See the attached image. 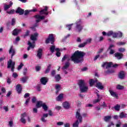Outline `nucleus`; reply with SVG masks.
I'll return each mask as SVG.
<instances>
[{
    "mask_svg": "<svg viewBox=\"0 0 127 127\" xmlns=\"http://www.w3.org/2000/svg\"><path fill=\"white\" fill-rule=\"evenodd\" d=\"M83 29V25H82V22L81 20H79L76 22V26L75 30L76 32H81Z\"/></svg>",
    "mask_w": 127,
    "mask_h": 127,
    "instance_id": "20e7f679",
    "label": "nucleus"
},
{
    "mask_svg": "<svg viewBox=\"0 0 127 127\" xmlns=\"http://www.w3.org/2000/svg\"><path fill=\"white\" fill-rule=\"evenodd\" d=\"M38 36V34L37 33H36L31 35V40H33V41H35V40H36V39L37 38Z\"/></svg>",
    "mask_w": 127,
    "mask_h": 127,
    "instance_id": "a878e982",
    "label": "nucleus"
},
{
    "mask_svg": "<svg viewBox=\"0 0 127 127\" xmlns=\"http://www.w3.org/2000/svg\"><path fill=\"white\" fill-rule=\"evenodd\" d=\"M22 67H23V64L21 63L20 65H19V66H18V70H20V69H21Z\"/></svg>",
    "mask_w": 127,
    "mask_h": 127,
    "instance_id": "5fc2aeb1",
    "label": "nucleus"
},
{
    "mask_svg": "<svg viewBox=\"0 0 127 127\" xmlns=\"http://www.w3.org/2000/svg\"><path fill=\"white\" fill-rule=\"evenodd\" d=\"M114 109L115 110V111H120V109H121V105H116L115 107H114Z\"/></svg>",
    "mask_w": 127,
    "mask_h": 127,
    "instance_id": "c03bdc74",
    "label": "nucleus"
},
{
    "mask_svg": "<svg viewBox=\"0 0 127 127\" xmlns=\"http://www.w3.org/2000/svg\"><path fill=\"white\" fill-rule=\"evenodd\" d=\"M57 125L58 126H63V125H64V123L62 122H59L57 123Z\"/></svg>",
    "mask_w": 127,
    "mask_h": 127,
    "instance_id": "052dcab7",
    "label": "nucleus"
},
{
    "mask_svg": "<svg viewBox=\"0 0 127 127\" xmlns=\"http://www.w3.org/2000/svg\"><path fill=\"white\" fill-rule=\"evenodd\" d=\"M15 23V19L13 18L12 19L11 25H13Z\"/></svg>",
    "mask_w": 127,
    "mask_h": 127,
    "instance_id": "338daca9",
    "label": "nucleus"
},
{
    "mask_svg": "<svg viewBox=\"0 0 127 127\" xmlns=\"http://www.w3.org/2000/svg\"><path fill=\"white\" fill-rule=\"evenodd\" d=\"M28 79V77L25 76V77H22V78H21L20 81H21V82H22V83H26Z\"/></svg>",
    "mask_w": 127,
    "mask_h": 127,
    "instance_id": "f704fd0d",
    "label": "nucleus"
},
{
    "mask_svg": "<svg viewBox=\"0 0 127 127\" xmlns=\"http://www.w3.org/2000/svg\"><path fill=\"white\" fill-rule=\"evenodd\" d=\"M95 86L96 88H98V89H100V90H103L104 89V86H103V84L101 82H99L98 81L96 82Z\"/></svg>",
    "mask_w": 127,
    "mask_h": 127,
    "instance_id": "a211bd4d",
    "label": "nucleus"
},
{
    "mask_svg": "<svg viewBox=\"0 0 127 127\" xmlns=\"http://www.w3.org/2000/svg\"><path fill=\"white\" fill-rule=\"evenodd\" d=\"M6 12L8 14H13V13H14V9H11L10 11H7Z\"/></svg>",
    "mask_w": 127,
    "mask_h": 127,
    "instance_id": "8fccbe9b",
    "label": "nucleus"
},
{
    "mask_svg": "<svg viewBox=\"0 0 127 127\" xmlns=\"http://www.w3.org/2000/svg\"><path fill=\"white\" fill-rule=\"evenodd\" d=\"M114 33H115V32H113V31H109L107 33L105 31L102 32V34L104 36H106V35L107 36H111V35H112L113 37H114Z\"/></svg>",
    "mask_w": 127,
    "mask_h": 127,
    "instance_id": "f8f14e48",
    "label": "nucleus"
},
{
    "mask_svg": "<svg viewBox=\"0 0 127 127\" xmlns=\"http://www.w3.org/2000/svg\"><path fill=\"white\" fill-rule=\"evenodd\" d=\"M40 81L41 84H42L43 85H46V83L48 82V79H47V78L46 77H42Z\"/></svg>",
    "mask_w": 127,
    "mask_h": 127,
    "instance_id": "b1692460",
    "label": "nucleus"
},
{
    "mask_svg": "<svg viewBox=\"0 0 127 127\" xmlns=\"http://www.w3.org/2000/svg\"><path fill=\"white\" fill-rule=\"evenodd\" d=\"M31 11H33V12H35V11H37V9L35 8L30 10H26L25 11V13H24L25 15H27V14H28L29 12H31Z\"/></svg>",
    "mask_w": 127,
    "mask_h": 127,
    "instance_id": "7c9ffc66",
    "label": "nucleus"
},
{
    "mask_svg": "<svg viewBox=\"0 0 127 127\" xmlns=\"http://www.w3.org/2000/svg\"><path fill=\"white\" fill-rule=\"evenodd\" d=\"M109 92L112 97H114V98H116V99H118V97H119V95L117 94V92H115L113 90H109Z\"/></svg>",
    "mask_w": 127,
    "mask_h": 127,
    "instance_id": "4be33fe9",
    "label": "nucleus"
},
{
    "mask_svg": "<svg viewBox=\"0 0 127 127\" xmlns=\"http://www.w3.org/2000/svg\"><path fill=\"white\" fill-rule=\"evenodd\" d=\"M72 25H73V24H69V25H66V27H67L68 30H70L71 29V26H72Z\"/></svg>",
    "mask_w": 127,
    "mask_h": 127,
    "instance_id": "0e129e2a",
    "label": "nucleus"
},
{
    "mask_svg": "<svg viewBox=\"0 0 127 127\" xmlns=\"http://www.w3.org/2000/svg\"><path fill=\"white\" fill-rule=\"evenodd\" d=\"M55 78L56 82H59L61 80V76H60V74H57L55 76Z\"/></svg>",
    "mask_w": 127,
    "mask_h": 127,
    "instance_id": "e433bc0d",
    "label": "nucleus"
},
{
    "mask_svg": "<svg viewBox=\"0 0 127 127\" xmlns=\"http://www.w3.org/2000/svg\"><path fill=\"white\" fill-rule=\"evenodd\" d=\"M43 52V50L42 49H39L37 52V57L39 59H40L42 57V53Z\"/></svg>",
    "mask_w": 127,
    "mask_h": 127,
    "instance_id": "4468645a",
    "label": "nucleus"
},
{
    "mask_svg": "<svg viewBox=\"0 0 127 127\" xmlns=\"http://www.w3.org/2000/svg\"><path fill=\"white\" fill-rule=\"evenodd\" d=\"M119 66V64H113V63L112 62H106L103 63L102 67L103 68H106V69H107V71H105L106 74H112L113 73H114L115 70L113 68H112V67H114V68H116V67H118Z\"/></svg>",
    "mask_w": 127,
    "mask_h": 127,
    "instance_id": "f03ea898",
    "label": "nucleus"
},
{
    "mask_svg": "<svg viewBox=\"0 0 127 127\" xmlns=\"http://www.w3.org/2000/svg\"><path fill=\"white\" fill-rule=\"evenodd\" d=\"M115 47V45L111 44L110 45L109 48H108V50H110V54H114V53H115V50H113V48H114Z\"/></svg>",
    "mask_w": 127,
    "mask_h": 127,
    "instance_id": "5701e85b",
    "label": "nucleus"
},
{
    "mask_svg": "<svg viewBox=\"0 0 127 127\" xmlns=\"http://www.w3.org/2000/svg\"><path fill=\"white\" fill-rule=\"evenodd\" d=\"M118 77L120 79L123 80V79H125V77H126V72L123 71H120L119 72Z\"/></svg>",
    "mask_w": 127,
    "mask_h": 127,
    "instance_id": "f3484780",
    "label": "nucleus"
},
{
    "mask_svg": "<svg viewBox=\"0 0 127 127\" xmlns=\"http://www.w3.org/2000/svg\"><path fill=\"white\" fill-rule=\"evenodd\" d=\"M44 111H45V112H46L48 110V106H47V105H46V104L45 103H44V104H43V106H42Z\"/></svg>",
    "mask_w": 127,
    "mask_h": 127,
    "instance_id": "4c0bfd02",
    "label": "nucleus"
},
{
    "mask_svg": "<svg viewBox=\"0 0 127 127\" xmlns=\"http://www.w3.org/2000/svg\"><path fill=\"white\" fill-rule=\"evenodd\" d=\"M75 117L79 120V123H81L82 122L83 118L82 117V116H81V110H80V109L77 110L76 113Z\"/></svg>",
    "mask_w": 127,
    "mask_h": 127,
    "instance_id": "0eeeda50",
    "label": "nucleus"
},
{
    "mask_svg": "<svg viewBox=\"0 0 127 127\" xmlns=\"http://www.w3.org/2000/svg\"><path fill=\"white\" fill-rule=\"evenodd\" d=\"M29 96H30V94L28 93H26L25 94V95H24V98L25 99H26L27 98H29Z\"/></svg>",
    "mask_w": 127,
    "mask_h": 127,
    "instance_id": "603ef678",
    "label": "nucleus"
},
{
    "mask_svg": "<svg viewBox=\"0 0 127 127\" xmlns=\"http://www.w3.org/2000/svg\"><path fill=\"white\" fill-rule=\"evenodd\" d=\"M127 113L124 112H122L120 113V115L119 116V118L120 119H124L125 118H127Z\"/></svg>",
    "mask_w": 127,
    "mask_h": 127,
    "instance_id": "2f4dec72",
    "label": "nucleus"
},
{
    "mask_svg": "<svg viewBox=\"0 0 127 127\" xmlns=\"http://www.w3.org/2000/svg\"><path fill=\"white\" fill-rule=\"evenodd\" d=\"M48 7L46 6L44 9H42L40 11V14H45V15H48L49 12L47 11Z\"/></svg>",
    "mask_w": 127,
    "mask_h": 127,
    "instance_id": "dca6fc26",
    "label": "nucleus"
},
{
    "mask_svg": "<svg viewBox=\"0 0 127 127\" xmlns=\"http://www.w3.org/2000/svg\"><path fill=\"white\" fill-rule=\"evenodd\" d=\"M79 126V120H77L73 124V127H78Z\"/></svg>",
    "mask_w": 127,
    "mask_h": 127,
    "instance_id": "a18cd8bd",
    "label": "nucleus"
},
{
    "mask_svg": "<svg viewBox=\"0 0 127 127\" xmlns=\"http://www.w3.org/2000/svg\"><path fill=\"white\" fill-rule=\"evenodd\" d=\"M26 73H27V68H25L24 69L23 75H26Z\"/></svg>",
    "mask_w": 127,
    "mask_h": 127,
    "instance_id": "69168bd1",
    "label": "nucleus"
},
{
    "mask_svg": "<svg viewBox=\"0 0 127 127\" xmlns=\"http://www.w3.org/2000/svg\"><path fill=\"white\" fill-rule=\"evenodd\" d=\"M55 40H54V35L52 34H51L49 35V37L48 39L46 40V43L48 44L49 42L51 43V44H53L54 43Z\"/></svg>",
    "mask_w": 127,
    "mask_h": 127,
    "instance_id": "423d86ee",
    "label": "nucleus"
},
{
    "mask_svg": "<svg viewBox=\"0 0 127 127\" xmlns=\"http://www.w3.org/2000/svg\"><path fill=\"white\" fill-rule=\"evenodd\" d=\"M51 64H49L47 68L46 69V71H45V73L46 74H47V73H49V71H50V69H51Z\"/></svg>",
    "mask_w": 127,
    "mask_h": 127,
    "instance_id": "79ce46f5",
    "label": "nucleus"
},
{
    "mask_svg": "<svg viewBox=\"0 0 127 127\" xmlns=\"http://www.w3.org/2000/svg\"><path fill=\"white\" fill-rule=\"evenodd\" d=\"M25 118H27L28 122H30V119H29V117H27V115H26V113H24L21 115V123H22L23 124H25L26 122Z\"/></svg>",
    "mask_w": 127,
    "mask_h": 127,
    "instance_id": "6e6552de",
    "label": "nucleus"
},
{
    "mask_svg": "<svg viewBox=\"0 0 127 127\" xmlns=\"http://www.w3.org/2000/svg\"><path fill=\"white\" fill-rule=\"evenodd\" d=\"M12 4H13V3L12 2L10 1L9 3V4L7 5L6 3L4 4V10H7L8 8H10L11 6H12Z\"/></svg>",
    "mask_w": 127,
    "mask_h": 127,
    "instance_id": "6ab92c4d",
    "label": "nucleus"
},
{
    "mask_svg": "<svg viewBox=\"0 0 127 127\" xmlns=\"http://www.w3.org/2000/svg\"><path fill=\"white\" fill-rule=\"evenodd\" d=\"M32 103H36V97H33L32 99Z\"/></svg>",
    "mask_w": 127,
    "mask_h": 127,
    "instance_id": "e2e57ef3",
    "label": "nucleus"
},
{
    "mask_svg": "<svg viewBox=\"0 0 127 127\" xmlns=\"http://www.w3.org/2000/svg\"><path fill=\"white\" fill-rule=\"evenodd\" d=\"M91 42H92V39L89 38L87 39L84 43H85V44L87 45V44L91 43Z\"/></svg>",
    "mask_w": 127,
    "mask_h": 127,
    "instance_id": "de8ad7c7",
    "label": "nucleus"
},
{
    "mask_svg": "<svg viewBox=\"0 0 127 127\" xmlns=\"http://www.w3.org/2000/svg\"><path fill=\"white\" fill-rule=\"evenodd\" d=\"M56 51L57 52L56 56H57V57H60V56H61V53H60V49L56 48Z\"/></svg>",
    "mask_w": 127,
    "mask_h": 127,
    "instance_id": "c9c22d12",
    "label": "nucleus"
},
{
    "mask_svg": "<svg viewBox=\"0 0 127 127\" xmlns=\"http://www.w3.org/2000/svg\"><path fill=\"white\" fill-rule=\"evenodd\" d=\"M110 119H112V116H105L104 117V121L105 122H109V121H110Z\"/></svg>",
    "mask_w": 127,
    "mask_h": 127,
    "instance_id": "37998d69",
    "label": "nucleus"
},
{
    "mask_svg": "<svg viewBox=\"0 0 127 127\" xmlns=\"http://www.w3.org/2000/svg\"><path fill=\"white\" fill-rule=\"evenodd\" d=\"M71 106V104L68 103L67 101H65L63 103V107L65 110H68L70 109V107Z\"/></svg>",
    "mask_w": 127,
    "mask_h": 127,
    "instance_id": "9b49d317",
    "label": "nucleus"
},
{
    "mask_svg": "<svg viewBox=\"0 0 127 127\" xmlns=\"http://www.w3.org/2000/svg\"><path fill=\"white\" fill-rule=\"evenodd\" d=\"M98 80L97 79H95V80H93V79H90L89 80V84L90 86H93V85H94V83H97V81Z\"/></svg>",
    "mask_w": 127,
    "mask_h": 127,
    "instance_id": "58836bf2",
    "label": "nucleus"
},
{
    "mask_svg": "<svg viewBox=\"0 0 127 127\" xmlns=\"http://www.w3.org/2000/svg\"><path fill=\"white\" fill-rule=\"evenodd\" d=\"M116 89L117 90H124V89H125V86H124L121 84H118L116 86Z\"/></svg>",
    "mask_w": 127,
    "mask_h": 127,
    "instance_id": "473e14b6",
    "label": "nucleus"
},
{
    "mask_svg": "<svg viewBox=\"0 0 127 127\" xmlns=\"http://www.w3.org/2000/svg\"><path fill=\"white\" fill-rule=\"evenodd\" d=\"M21 32V29H15L12 32V34L14 36H16L17 35H18V33H19V32Z\"/></svg>",
    "mask_w": 127,
    "mask_h": 127,
    "instance_id": "412c9836",
    "label": "nucleus"
},
{
    "mask_svg": "<svg viewBox=\"0 0 127 127\" xmlns=\"http://www.w3.org/2000/svg\"><path fill=\"white\" fill-rule=\"evenodd\" d=\"M69 66H70V63H69L68 62H66L65 63L64 66L63 67V69L64 70H65L67 69L69 67Z\"/></svg>",
    "mask_w": 127,
    "mask_h": 127,
    "instance_id": "a19ab883",
    "label": "nucleus"
},
{
    "mask_svg": "<svg viewBox=\"0 0 127 127\" xmlns=\"http://www.w3.org/2000/svg\"><path fill=\"white\" fill-rule=\"evenodd\" d=\"M86 43L85 42L80 44L78 45V47H79V48H82L83 47H85V46H86Z\"/></svg>",
    "mask_w": 127,
    "mask_h": 127,
    "instance_id": "09e8293b",
    "label": "nucleus"
},
{
    "mask_svg": "<svg viewBox=\"0 0 127 127\" xmlns=\"http://www.w3.org/2000/svg\"><path fill=\"white\" fill-rule=\"evenodd\" d=\"M29 101H30V97H29L26 100L25 103V106L28 105V103H29Z\"/></svg>",
    "mask_w": 127,
    "mask_h": 127,
    "instance_id": "864d4df0",
    "label": "nucleus"
},
{
    "mask_svg": "<svg viewBox=\"0 0 127 127\" xmlns=\"http://www.w3.org/2000/svg\"><path fill=\"white\" fill-rule=\"evenodd\" d=\"M115 56L118 60L122 59V58H123V54L120 53H115Z\"/></svg>",
    "mask_w": 127,
    "mask_h": 127,
    "instance_id": "c756f323",
    "label": "nucleus"
},
{
    "mask_svg": "<svg viewBox=\"0 0 127 127\" xmlns=\"http://www.w3.org/2000/svg\"><path fill=\"white\" fill-rule=\"evenodd\" d=\"M55 109H56V110H57V111H60V110H61V106H56L55 107Z\"/></svg>",
    "mask_w": 127,
    "mask_h": 127,
    "instance_id": "bf43d9fd",
    "label": "nucleus"
},
{
    "mask_svg": "<svg viewBox=\"0 0 127 127\" xmlns=\"http://www.w3.org/2000/svg\"><path fill=\"white\" fill-rule=\"evenodd\" d=\"M19 40H20L19 37H17L15 40V42H14V44H15L16 43V42H18V41H19Z\"/></svg>",
    "mask_w": 127,
    "mask_h": 127,
    "instance_id": "13d9d810",
    "label": "nucleus"
},
{
    "mask_svg": "<svg viewBox=\"0 0 127 127\" xmlns=\"http://www.w3.org/2000/svg\"><path fill=\"white\" fill-rule=\"evenodd\" d=\"M117 37L120 38H121V37H123V33L121 32H114L113 34V38H117Z\"/></svg>",
    "mask_w": 127,
    "mask_h": 127,
    "instance_id": "ddd939ff",
    "label": "nucleus"
},
{
    "mask_svg": "<svg viewBox=\"0 0 127 127\" xmlns=\"http://www.w3.org/2000/svg\"><path fill=\"white\" fill-rule=\"evenodd\" d=\"M69 58V56L67 55H65L64 57L62 59V62H64V61H65V60H66V59H68Z\"/></svg>",
    "mask_w": 127,
    "mask_h": 127,
    "instance_id": "49530a36",
    "label": "nucleus"
},
{
    "mask_svg": "<svg viewBox=\"0 0 127 127\" xmlns=\"http://www.w3.org/2000/svg\"><path fill=\"white\" fill-rule=\"evenodd\" d=\"M35 42L34 41L33 43H31L30 41L28 42V45H29V47L27 48V50L29 51L30 49H33L34 47H35V45L34 44Z\"/></svg>",
    "mask_w": 127,
    "mask_h": 127,
    "instance_id": "2eb2a0df",
    "label": "nucleus"
},
{
    "mask_svg": "<svg viewBox=\"0 0 127 127\" xmlns=\"http://www.w3.org/2000/svg\"><path fill=\"white\" fill-rule=\"evenodd\" d=\"M36 18V22L38 23V22H40L42 19H44L45 18V16H41L40 15H37L35 16Z\"/></svg>",
    "mask_w": 127,
    "mask_h": 127,
    "instance_id": "1a4fd4ad",
    "label": "nucleus"
},
{
    "mask_svg": "<svg viewBox=\"0 0 127 127\" xmlns=\"http://www.w3.org/2000/svg\"><path fill=\"white\" fill-rule=\"evenodd\" d=\"M16 90L18 94H20L22 90L21 85L20 84L17 85L16 86Z\"/></svg>",
    "mask_w": 127,
    "mask_h": 127,
    "instance_id": "c85d7f7f",
    "label": "nucleus"
},
{
    "mask_svg": "<svg viewBox=\"0 0 127 127\" xmlns=\"http://www.w3.org/2000/svg\"><path fill=\"white\" fill-rule=\"evenodd\" d=\"M97 96L98 99L94 100L93 101V104H97V103H99V102H100V101H101V99H102V98L101 97L100 95H99L98 93H97Z\"/></svg>",
    "mask_w": 127,
    "mask_h": 127,
    "instance_id": "393cba45",
    "label": "nucleus"
},
{
    "mask_svg": "<svg viewBox=\"0 0 127 127\" xmlns=\"http://www.w3.org/2000/svg\"><path fill=\"white\" fill-rule=\"evenodd\" d=\"M117 44L119 46H123V45H125V44H126V42H120L117 43Z\"/></svg>",
    "mask_w": 127,
    "mask_h": 127,
    "instance_id": "3c124183",
    "label": "nucleus"
},
{
    "mask_svg": "<svg viewBox=\"0 0 127 127\" xmlns=\"http://www.w3.org/2000/svg\"><path fill=\"white\" fill-rule=\"evenodd\" d=\"M56 48H55V46H51L50 47V51L52 53H54L55 51H56Z\"/></svg>",
    "mask_w": 127,
    "mask_h": 127,
    "instance_id": "ea45409f",
    "label": "nucleus"
},
{
    "mask_svg": "<svg viewBox=\"0 0 127 127\" xmlns=\"http://www.w3.org/2000/svg\"><path fill=\"white\" fill-rule=\"evenodd\" d=\"M84 53L79 51H75L70 57L71 61L75 64L81 63L83 61V57H84Z\"/></svg>",
    "mask_w": 127,
    "mask_h": 127,
    "instance_id": "f257e3e1",
    "label": "nucleus"
},
{
    "mask_svg": "<svg viewBox=\"0 0 127 127\" xmlns=\"http://www.w3.org/2000/svg\"><path fill=\"white\" fill-rule=\"evenodd\" d=\"M78 86L79 90L81 93H86L89 90V87L86 84L85 80L80 79L78 81Z\"/></svg>",
    "mask_w": 127,
    "mask_h": 127,
    "instance_id": "7ed1b4c3",
    "label": "nucleus"
},
{
    "mask_svg": "<svg viewBox=\"0 0 127 127\" xmlns=\"http://www.w3.org/2000/svg\"><path fill=\"white\" fill-rule=\"evenodd\" d=\"M64 126L65 127H70V123H65Z\"/></svg>",
    "mask_w": 127,
    "mask_h": 127,
    "instance_id": "774afa93",
    "label": "nucleus"
},
{
    "mask_svg": "<svg viewBox=\"0 0 127 127\" xmlns=\"http://www.w3.org/2000/svg\"><path fill=\"white\" fill-rule=\"evenodd\" d=\"M36 71H40L41 70V67L39 66H36Z\"/></svg>",
    "mask_w": 127,
    "mask_h": 127,
    "instance_id": "680f3d73",
    "label": "nucleus"
},
{
    "mask_svg": "<svg viewBox=\"0 0 127 127\" xmlns=\"http://www.w3.org/2000/svg\"><path fill=\"white\" fill-rule=\"evenodd\" d=\"M63 98H64V94H60L56 98L57 101L60 102V101H62L63 100Z\"/></svg>",
    "mask_w": 127,
    "mask_h": 127,
    "instance_id": "bb28decb",
    "label": "nucleus"
},
{
    "mask_svg": "<svg viewBox=\"0 0 127 127\" xmlns=\"http://www.w3.org/2000/svg\"><path fill=\"white\" fill-rule=\"evenodd\" d=\"M118 51L119 52H125L126 51V49L125 48H119Z\"/></svg>",
    "mask_w": 127,
    "mask_h": 127,
    "instance_id": "4d7b16f0",
    "label": "nucleus"
},
{
    "mask_svg": "<svg viewBox=\"0 0 127 127\" xmlns=\"http://www.w3.org/2000/svg\"><path fill=\"white\" fill-rule=\"evenodd\" d=\"M9 54H11V58L12 59V57L15 55V49L13 48V46H11L9 50Z\"/></svg>",
    "mask_w": 127,
    "mask_h": 127,
    "instance_id": "9d476101",
    "label": "nucleus"
},
{
    "mask_svg": "<svg viewBox=\"0 0 127 127\" xmlns=\"http://www.w3.org/2000/svg\"><path fill=\"white\" fill-rule=\"evenodd\" d=\"M44 104V103H43L42 101H38L36 105V107L37 108V109H39V108H41V107L43 106Z\"/></svg>",
    "mask_w": 127,
    "mask_h": 127,
    "instance_id": "cd10ccee",
    "label": "nucleus"
},
{
    "mask_svg": "<svg viewBox=\"0 0 127 127\" xmlns=\"http://www.w3.org/2000/svg\"><path fill=\"white\" fill-rule=\"evenodd\" d=\"M14 65H15V63L14 62H13L12 60H10L8 61L7 68H11V71H12V72H13L14 70Z\"/></svg>",
    "mask_w": 127,
    "mask_h": 127,
    "instance_id": "39448f33",
    "label": "nucleus"
},
{
    "mask_svg": "<svg viewBox=\"0 0 127 127\" xmlns=\"http://www.w3.org/2000/svg\"><path fill=\"white\" fill-rule=\"evenodd\" d=\"M16 13H19L20 15H22V14L24 13V10L19 7L16 11Z\"/></svg>",
    "mask_w": 127,
    "mask_h": 127,
    "instance_id": "aec40b11",
    "label": "nucleus"
},
{
    "mask_svg": "<svg viewBox=\"0 0 127 127\" xmlns=\"http://www.w3.org/2000/svg\"><path fill=\"white\" fill-rule=\"evenodd\" d=\"M8 126L10 127H13V122L12 121H10L8 123Z\"/></svg>",
    "mask_w": 127,
    "mask_h": 127,
    "instance_id": "6e6d98bb",
    "label": "nucleus"
},
{
    "mask_svg": "<svg viewBox=\"0 0 127 127\" xmlns=\"http://www.w3.org/2000/svg\"><path fill=\"white\" fill-rule=\"evenodd\" d=\"M56 90H57L56 93H58V92L60 91V90H61V85L59 84H56Z\"/></svg>",
    "mask_w": 127,
    "mask_h": 127,
    "instance_id": "72a5a7b5",
    "label": "nucleus"
}]
</instances>
